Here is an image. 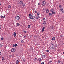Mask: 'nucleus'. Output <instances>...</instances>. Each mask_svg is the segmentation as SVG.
I'll list each match as a JSON object with an SVG mask.
<instances>
[{
	"label": "nucleus",
	"instance_id": "f257e3e1",
	"mask_svg": "<svg viewBox=\"0 0 64 64\" xmlns=\"http://www.w3.org/2000/svg\"><path fill=\"white\" fill-rule=\"evenodd\" d=\"M29 18L31 19H32L33 20H35V17L34 16H33L32 15V16H29Z\"/></svg>",
	"mask_w": 64,
	"mask_h": 64
},
{
	"label": "nucleus",
	"instance_id": "f03ea898",
	"mask_svg": "<svg viewBox=\"0 0 64 64\" xmlns=\"http://www.w3.org/2000/svg\"><path fill=\"white\" fill-rule=\"evenodd\" d=\"M50 49H52H52L54 50V48H55V46L54 44H52L50 45Z\"/></svg>",
	"mask_w": 64,
	"mask_h": 64
},
{
	"label": "nucleus",
	"instance_id": "7ed1b4c3",
	"mask_svg": "<svg viewBox=\"0 0 64 64\" xmlns=\"http://www.w3.org/2000/svg\"><path fill=\"white\" fill-rule=\"evenodd\" d=\"M20 17L18 16H16L15 18L16 20H19V19H20Z\"/></svg>",
	"mask_w": 64,
	"mask_h": 64
},
{
	"label": "nucleus",
	"instance_id": "20e7f679",
	"mask_svg": "<svg viewBox=\"0 0 64 64\" xmlns=\"http://www.w3.org/2000/svg\"><path fill=\"white\" fill-rule=\"evenodd\" d=\"M45 4H46L45 2L43 1L42 2V6H44L45 5Z\"/></svg>",
	"mask_w": 64,
	"mask_h": 64
},
{
	"label": "nucleus",
	"instance_id": "39448f33",
	"mask_svg": "<svg viewBox=\"0 0 64 64\" xmlns=\"http://www.w3.org/2000/svg\"><path fill=\"white\" fill-rule=\"evenodd\" d=\"M15 49L14 48H13L12 49L11 51L12 52H14L15 51Z\"/></svg>",
	"mask_w": 64,
	"mask_h": 64
},
{
	"label": "nucleus",
	"instance_id": "423d86ee",
	"mask_svg": "<svg viewBox=\"0 0 64 64\" xmlns=\"http://www.w3.org/2000/svg\"><path fill=\"white\" fill-rule=\"evenodd\" d=\"M20 4V5H22L23 4V2L21 1H20L19 2Z\"/></svg>",
	"mask_w": 64,
	"mask_h": 64
},
{
	"label": "nucleus",
	"instance_id": "0eeeda50",
	"mask_svg": "<svg viewBox=\"0 0 64 64\" xmlns=\"http://www.w3.org/2000/svg\"><path fill=\"white\" fill-rule=\"evenodd\" d=\"M19 62H19V60H17L16 62V64H19Z\"/></svg>",
	"mask_w": 64,
	"mask_h": 64
},
{
	"label": "nucleus",
	"instance_id": "6e6552de",
	"mask_svg": "<svg viewBox=\"0 0 64 64\" xmlns=\"http://www.w3.org/2000/svg\"><path fill=\"white\" fill-rule=\"evenodd\" d=\"M17 44H13V47H16L17 46Z\"/></svg>",
	"mask_w": 64,
	"mask_h": 64
},
{
	"label": "nucleus",
	"instance_id": "1a4fd4ad",
	"mask_svg": "<svg viewBox=\"0 0 64 64\" xmlns=\"http://www.w3.org/2000/svg\"><path fill=\"white\" fill-rule=\"evenodd\" d=\"M23 32L24 33H26L27 32V31L26 30H24L23 31Z\"/></svg>",
	"mask_w": 64,
	"mask_h": 64
},
{
	"label": "nucleus",
	"instance_id": "9d476101",
	"mask_svg": "<svg viewBox=\"0 0 64 64\" xmlns=\"http://www.w3.org/2000/svg\"><path fill=\"white\" fill-rule=\"evenodd\" d=\"M14 37H16V32H14Z\"/></svg>",
	"mask_w": 64,
	"mask_h": 64
},
{
	"label": "nucleus",
	"instance_id": "9b49d317",
	"mask_svg": "<svg viewBox=\"0 0 64 64\" xmlns=\"http://www.w3.org/2000/svg\"><path fill=\"white\" fill-rule=\"evenodd\" d=\"M46 24V22H45V21L43 22L42 23V24H43V25H45Z\"/></svg>",
	"mask_w": 64,
	"mask_h": 64
},
{
	"label": "nucleus",
	"instance_id": "f8f14e48",
	"mask_svg": "<svg viewBox=\"0 0 64 64\" xmlns=\"http://www.w3.org/2000/svg\"><path fill=\"white\" fill-rule=\"evenodd\" d=\"M42 32H44V30H45V27H43L42 28Z\"/></svg>",
	"mask_w": 64,
	"mask_h": 64
},
{
	"label": "nucleus",
	"instance_id": "ddd939ff",
	"mask_svg": "<svg viewBox=\"0 0 64 64\" xmlns=\"http://www.w3.org/2000/svg\"><path fill=\"white\" fill-rule=\"evenodd\" d=\"M54 11V10H53V8H52L50 10V11L51 12H53Z\"/></svg>",
	"mask_w": 64,
	"mask_h": 64
},
{
	"label": "nucleus",
	"instance_id": "4468645a",
	"mask_svg": "<svg viewBox=\"0 0 64 64\" xmlns=\"http://www.w3.org/2000/svg\"><path fill=\"white\" fill-rule=\"evenodd\" d=\"M49 12V10L48 9H47L46 11V13H48Z\"/></svg>",
	"mask_w": 64,
	"mask_h": 64
},
{
	"label": "nucleus",
	"instance_id": "2eb2a0df",
	"mask_svg": "<svg viewBox=\"0 0 64 64\" xmlns=\"http://www.w3.org/2000/svg\"><path fill=\"white\" fill-rule=\"evenodd\" d=\"M36 18L37 19H39V16H36Z\"/></svg>",
	"mask_w": 64,
	"mask_h": 64
},
{
	"label": "nucleus",
	"instance_id": "dca6fc26",
	"mask_svg": "<svg viewBox=\"0 0 64 64\" xmlns=\"http://www.w3.org/2000/svg\"><path fill=\"white\" fill-rule=\"evenodd\" d=\"M43 58H46V56H45L44 55H43L42 56Z\"/></svg>",
	"mask_w": 64,
	"mask_h": 64
},
{
	"label": "nucleus",
	"instance_id": "f3484780",
	"mask_svg": "<svg viewBox=\"0 0 64 64\" xmlns=\"http://www.w3.org/2000/svg\"><path fill=\"white\" fill-rule=\"evenodd\" d=\"M5 59L4 58V56H3L2 58V59L3 60V61H4V59Z\"/></svg>",
	"mask_w": 64,
	"mask_h": 64
},
{
	"label": "nucleus",
	"instance_id": "a211bd4d",
	"mask_svg": "<svg viewBox=\"0 0 64 64\" xmlns=\"http://www.w3.org/2000/svg\"><path fill=\"white\" fill-rule=\"evenodd\" d=\"M58 6H59V8H61V7H62V6H61V5H59Z\"/></svg>",
	"mask_w": 64,
	"mask_h": 64
},
{
	"label": "nucleus",
	"instance_id": "6ab92c4d",
	"mask_svg": "<svg viewBox=\"0 0 64 64\" xmlns=\"http://www.w3.org/2000/svg\"><path fill=\"white\" fill-rule=\"evenodd\" d=\"M52 13H50L49 14V16H52Z\"/></svg>",
	"mask_w": 64,
	"mask_h": 64
},
{
	"label": "nucleus",
	"instance_id": "aec40b11",
	"mask_svg": "<svg viewBox=\"0 0 64 64\" xmlns=\"http://www.w3.org/2000/svg\"><path fill=\"white\" fill-rule=\"evenodd\" d=\"M6 17L4 16H1V18H5Z\"/></svg>",
	"mask_w": 64,
	"mask_h": 64
},
{
	"label": "nucleus",
	"instance_id": "412c9836",
	"mask_svg": "<svg viewBox=\"0 0 64 64\" xmlns=\"http://www.w3.org/2000/svg\"><path fill=\"white\" fill-rule=\"evenodd\" d=\"M3 46V44H0V47H2Z\"/></svg>",
	"mask_w": 64,
	"mask_h": 64
},
{
	"label": "nucleus",
	"instance_id": "4be33fe9",
	"mask_svg": "<svg viewBox=\"0 0 64 64\" xmlns=\"http://www.w3.org/2000/svg\"><path fill=\"white\" fill-rule=\"evenodd\" d=\"M52 40H55V38L54 37H53L52 38Z\"/></svg>",
	"mask_w": 64,
	"mask_h": 64
},
{
	"label": "nucleus",
	"instance_id": "5701e85b",
	"mask_svg": "<svg viewBox=\"0 0 64 64\" xmlns=\"http://www.w3.org/2000/svg\"><path fill=\"white\" fill-rule=\"evenodd\" d=\"M58 63H61V61L60 60H58Z\"/></svg>",
	"mask_w": 64,
	"mask_h": 64
},
{
	"label": "nucleus",
	"instance_id": "b1692460",
	"mask_svg": "<svg viewBox=\"0 0 64 64\" xmlns=\"http://www.w3.org/2000/svg\"><path fill=\"white\" fill-rule=\"evenodd\" d=\"M17 25L18 26H20V24L19 23H18L17 24Z\"/></svg>",
	"mask_w": 64,
	"mask_h": 64
},
{
	"label": "nucleus",
	"instance_id": "393cba45",
	"mask_svg": "<svg viewBox=\"0 0 64 64\" xmlns=\"http://www.w3.org/2000/svg\"><path fill=\"white\" fill-rule=\"evenodd\" d=\"M34 60L35 61H36V62L37 61V58H35V59H34Z\"/></svg>",
	"mask_w": 64,
	"mask_h": 64
},
{
	"label": "nucleus",
	"instance_id": "a878e982",
	"mask_svg": "<svg viewBox=\"0 0 64 64\" xmlns=\"http://www.w3.org/2000/svg\"><path fill=\"white\" fill-rule=\"evenodd\" d=\"M25 4H22L23 7H25Z\"/></svg>",
	"mask_w": 64,
	"mask_h": 64
},
{
	"label": "nucleus",
	"instance_id": "bb28decb",
	"mask_svg": "<svg viewBox=\"0 0 64 64\" xmlns=\"http://www.w3.org/2000/svg\"><path fill=\"white\" fill-rule=\"evenodd\" d=\"M46 11V9H44L43 10V12H45V11Z\"/></svg>",
	"mask_w": 64,
	"mask_h": 64
},
{
	"label": "nucleus",
	"instance_id": "cd10ccee",
	"mask_svg": "<svg viewBox=\"0 0 64 64\" xmlns=\"http://www.w3.org/2000/svg\"><path fill=\"white\" fill-rule=\"evenodd\" d=\"M8 7L9 8H10L11 7V6L9 5L8 6Z\"/></svg>",
	"mask_w": 64,
	"mask_h": 64
},
{
	"label": "nucleus",
	"instance_id": "c85d7f7f",
	"mask_svg": "<svg viewBox=\"0 0 64 64\" xmlns=\"http://www.w3.org/2000/svg\"><path fill=\"white\" fill-rule=\"evenodd\" d=\"M21 42L22 43H23L24 42V41L23 40H22L21 41Z\"/></svg>",
	"mask_w": 64,
	"mask_h": 64
},
{
	"label": "nucleus",
	"instance_id": "c756f323",
	"mask_svg": "<svg viewBox=\"0 0 64 64\" xmlns=\"http://www.w3.org/2000/svg\"><path fill=\"white\" fill-rule=\"evenodd\" d=\"M39 61H41L42 60V59L41 58H40L39 59Z\"/></svg>",
	"mask_w": 64,
	"mask_h": 64
},
{
	"label": "nucleus",
	"instance_id": "7c9ffc66",
	"mask_svg": "<svg viewBox=\"0 0 64 64\" xmlns=\"http://www.w3.org/2000/svg\"><path fill=\"white\" fill-rule=\"evenodd\" d=\"M46 52L47 53H48L49 52V50H46Z\"/></svg>",
	"mask_w": 64,
	"mask_h": 64
},
{
	"label": "nucleus",
	"instance_id": "2f4dec72",
	"mask_svg": "<svg viewBox=\"0 0 64 64\" xmlns=\"http://www.w3.org/2000/svg\"><path fill=\"white\" fill-rule=\"evenodd\" d=\"M63 10V8H60V10L61 11Z\"/></svg>",
	"mask_w": 64,
	"mask_h": 64
},
{
	"label": "nucleus",
	"instance_id": "473e14b6",
	"mask_svg": "<svg viewBox=\"0 0 64 64\" xmlns=\"http://www.w3.org/2000/svg\"><path fill=\"white\" fill-rule=\"evenodd\" d=\"M51 28H52V29H54V27L53 26H52L51 27Z\"/></svg>",
	"mask_w": 64,
	"mask_h": 64
},
{
	"label": "nucleus",
	"instance_id": "72a5a7b5",
	"mask_svg": "<svg viewBox=\"0 0 64 64\" xmlns=\"http://www.w3.org/2000/svg\"><path fill=\"white\" fill-rule=\"evenodd\" d=\"M37 15H38V16H39V15H40V14L39 13V12H38L37 13Z\"/></svg>",
	"mask_w": 64,
	"mask_h": 64
},
{
	"label": "nucleus",
	"instance_id": "f704fd0d",
	"mask_svg": "<svg viewBox=\"0 0 64 64\" xmlns=\"http://www.w3.org/2000/svg\"><path fill=\"white\" fill-rule=\"evenodd\" d=\"M26 37H27V36H26V35H25L24 36V39H26Z\"/></svg>",
	"mask_w": 64,
	"mask_h": 64
},
{
	"label": "nucleus",
	"instance_id": "c9c22d12",
	"mask_svg": "<svg viewBox=\"0 0 64 64\" xmlns=\"http://www.w3.org/2000/svg\"><path fill=\"white\" fill-rule=\"evenodd\" d=\"M62 11V13H64V10H62L61 11Z\"/></svg>",
	"mask_w": 64,
	"mask_h": 64
},
{
	"label": "nucleus",
	"instance_id": "e433bc0d",
	"mask_svg": "<svg viewBox=\"0 0 64 64\" xmlns=\"http://www.w3.org/2000/svg\"><path fill=\"white\" fill-rule=\"evenodd\" d=\"M52 14H55V12H52Z\"/></svg>",
	"mask_w": 64,
	"mask_h": 64
},
{
	"label": "nucleus",
	"instance_id": "4c0bfd02",
	"mask_svg": "<svg viewBox=\"0 0 64 64\" xmlns=\"http://www.w3.org/2000/svg\"><path fill=\"white\" fill-rule=\"evenodd\" d=\"M1 40H4V38H1Z\"/></svg>",
	"mask_w": 64,
	"mask_h": 64
},
{
	"label": "nucleus",
	"instance_id": "58836bf2",
	"mask_svg": "<svg viewBox=\"0 0 64 64\" xmlns=\"http://www.w3.org/2000/svg\"><path fill=\"white\" fill-rule=\"evenodd\" d=\"M28 28H30V25H28Z\"/></svg>",
	"mask_w": 64,
	"mask_h": 64
},
{
	"label": "nucleus",
	"instance_id": "ea45409f",
	"mask_svg": "<svg viewBox=\"0 0 64 64\" xmlns=\"http://www.w3.org/2000/svg\"><path fill=\"white\" fill-rule=\"evenodd\" d=\"M37 11L36 10H35L34 11V13H37Z\"/></svg>",
	"mask_w": 64,
	"mask_h": 64
},
{
	"label": "nucleus",
	"instance_id": "a19ab883",
	"mask_svg": "<svg viewBox=\"0 0 64 64\" xmlns=\"http://www.w3.org/2000/svg\"><path fill=\"white\" fill-rule=\"evenodd\" d=\"M23 61L24 62H25V59H24L23 60Z\"/></svg>",
	"mask_w": 64,
	"mask_h": 64
},
{
	"label": "nucleus",
	"instance_id": "79ce46f5",
	"mask_svg": "<svg viewBox=\"0 0 64 64\" xmlns=\"http://www.w3.org/2000/svg\"><path fill=\"white\" fill-rule=\"evenodd\" d=\"M32 14H29L28 15V16H32Z\"/></svg>",
	"mask_w": 64,
	"mask_h": 64
},
{
	"label": "nucleus",
	"instance_id": "37998d69",
	"mask_svg": "<svg viewBox=\"0 0 64 64\" xmlns=\"http://www.w3.org/2000/svg\"><path fill=\"white\" fill-rule=\"evenodd\" d=\"M41 64H44V62H42Z\"/></svg>",
	"mask_w": 64,
	"mask_h": 64
},
{
	"label": "nucleus",
	"instance_id": "c03bdc74",
	"mask_svg": "<svg viewBox=\"0 0 64 64\" xmlns=\"http://www.w3.org/2000/svg\"><path fill=\"white\" fill-rule=\"evenodd\" d=\"M58 46L57 45V44H55V46H56V47H57Z\"/></svg>",
	"mask_w": 64,
	"mask_h": 64
},
{
	"label": "nucleus",
	"instance_id": "a18cd8bd",
	"mask_svg": "<svg viewBox=\"0 0 64 64\" xmlns=\"http://www.w3.org/2000/svg\"><path fill=\"white\" fill-rule=\"evenodd\" d=\"M43 20H44V21H45V20H46L45 18H43Z\"/></svg>",
	"mask_w": 64,
	"mask_h": 64
},
{
	"label": "nucleus",
	"instance_id": "49530a36",
	"mask_svg": "<svg viewBox=\"0 0 64 64\" xmlns=\"http://www.w3.org/2000/svg\"><path fill=\"white\" fill-rule=\"evenodd\" d=\"M1 29V25L0 24V30Z\"/></svg>",
	"mask_w": 64,
	"mask_h": 64
},
{
	"label": "nucleus",
	"instance_id": "de8ad7c7",
	"mask_svg": "<svg viewBox=\"0 0 64 64\" xmlns=\"http://www.w3.org/2000/svg\"><path fill=\"white\" fill-rule=\"evenodd\" d=\"M33 48H31V50H33Z\"/></svg>",
	"mask_w": 64,
	"mask_h": 64
},
{
	"label": "nucleus",
	"instance_id": "09e8293b",
	"mask_svg": "<svg viewBox=\"0 0 64 64\" xmlns=\"http://www.w3.org/2000/svg\"><path fill=\"white\" fill-rule=\"evenodd\" d=\"M52 62L51 61H50L49 62V63H50V62Z\"/></svg>",
	"mask_w": 64,
	"mask_h": 64
},
{
	"label": "nucleus",
	"instance_id": "8fccbe9b",
	"mask_svg": "<svg viewBox=\"0 0 64 64\" xmlns=\"http://www.w3.org/2000/svg\"><path fill=\"white\" fill-rule=\"evenodd\" d=\"M63 36L62 35L61 36H60V37L61 38H62V36Z\"/></svg>",
	"mask_w": 64,
	"mask_h": 64
},
{
	"label": "nucleus",
	"instance_id": "3c124183",
	"mask_svg": "<svg viewBox=\"0 0 64 64\" xmlns=\"http://www.w3.org/2000/svg\"><path fill=\"white\" fill-rule=\"evenodd\" d=\"M2 4L1 2H0V6Z\"/></svg>",
	"mask_w": 64,
	"mask_h": 64
},
{
	"label": "nucleus",
	"instance_id": "603ef678",
	"mask_svg": "<svg viewBox=\"0 0 64 64\" xmlns=\"http://www.w3.org/2000/svg\"><path fill=\"white\" fill-rule=\"evenodd\" d=\"M38 5H40V3H38Z\"/></svg>",
	"mask_w": 64,
	"mask_h": 64
},
{
	"label": "nucleus",
	"instance_id": "864d4df0",
	"mask_svg": "<svg viewBox=\"0 0 64 64\" xmlns=\"http://www.w3.org/2000/svg\"><path fill=\"white\" fill-rule=\"evenodd\" d=\"M63 54H64V52H63Z\"/></svg>",
	"mask_w": 64,
	"mask_h": 64
},
{
	"label": "nucleus",
	"instance_id": "5fc2aeb1",
	"mask_svg": "<svg viewBox=\"0 0 64 64\" xmlns=\"http://www.w3.org/2000/svg\"><path fill=\"white\" fill-rule=\"evenodd\" d=\"M0 55H1V54L0 53Z\"/></svg>",
	"mask_w": 64,
	"mask_h": 64
},
{
	"label": "nucleus",
	"instance_id": "6e6d98bb",
	"mask_svg": "<svg viewBox=\"0 0 64 64\" xmlns=\"http://www.w3.org/2000/svg\"><path fill=\"white\" fill-rule=\"evenodd\" d=\"M0 53H1V52H0Z\"/></svg>",
	"mask_w": 64,
	"mask_h": 64
},
{
	"label": "nucleus",
	"instance_id": "4d7b16f0",
	"mask_svg": "<svg viewBox=\"0 0 64 64\" xmlns=\"http://www.w3.org/2000/svg\"><path fill=\"white\" fill-rule=\"evenodd\" d=\"M62 64H63V63H62Z\"/></svg>",
	"mask_w": 64,
	"mask_h": 64
},
{
	"label": "nucleus",
	"instance_id": "13d9d810",
	"mask_svg": "<svg viewBox=\"0 0 64 64\" xmlns=\"http://www.w3.org/2000/svg\"><path fill=\"white\" fill-rule=\"evenodd\" d=\"M10 56H11V55H10Z\"/></svg>",
	"mask_w": 64,
	"mask_h": 64
}]
</instances>
